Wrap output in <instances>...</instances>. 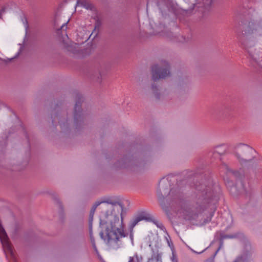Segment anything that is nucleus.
<instances>
[{
  "label": "nucleus",
  "mask_w": 262,
  "mask_h": 262,
  "mask_svg": "<svg viewBox=\"0 0 262 262\" xmlns=\"http://www.w3.org/2000/svg\"><path fill=\"white\" fill-rule=\"evenodd\" d=\"M101 204H102V208L104 212L100 215V227L101 228L100 235L106 243L109 250H116L123 246L122 239L126 236L122 215L124 207L121 203H96L92 208L89 216L91 241L94 248L96 249L94 238L92 236V222L96 208Z\"/></svg>",
  "instance_id": "nucleus-1"
},
{
  "label": "nucleus",
  "mask_w": 262,
  "mask_h": 262,
  "mask_svg": "<svg viewBox=\"0 0 262 262\" xmlns=\"http://www.w3.org/2000/svg\"><path fill=\"white\" fill-rule=\"evenodd\" d=\"M262 21H257L251 17H246L241 21L242 33L238 35L239 39L248 37L262 29Z\"/></svg>",
  "instance_id": "nucleus-2"
},
{
  "label": "nucleus",
  "mask_w": 262,
  "mask_h": 262,
  "mask_svg": "<svg viewBox=\"0 0 262 262\" xmlns=\"http://www.w3.org/2000/svg\"><path fill=\"white\" fill-rule=\"evenodd\" d=\"M253 149L246 144H241L234 149V154L241 164L251 162Z\"/></svg>",
  "instance_id": "nucleus-3"
},
{
  "label": "nucleus",
  "mask_w": 262,
  "mask_h": 262,
  "mask_svg": "<svg viewBox=\"0 0 262 262\" xmlns=\"http://www.w3.org/2000/svg\"><path fill=\"white\" fill-rule=\"evenodd\" d=\"M83 102V97L77 93L76 96V103L74 111V122L76 127L82 125L85 120V115L81 108V104Z\"/></svg>",
  "instance_id": "nucleus-4"
},
{
  "label": "nucleus",
  "mask_w": 262,
  "mask_h": 262,
  "mask_svg": "<svg viewBox=\"0 0 262 262\" xmlns=\"http://www.w3.org/2000/svg\"><path fill=\"white\" fill-rule=\"evenodd\" d=\"M169 64L166 61H163V67L155 64L151 68L152 79L157 81L160 79H164L170 75Z\"/></svg>",
  "instance_id": "nucleus-5"
},
{
  "label": "nucleus",
  "mask_w": 262,
  "mask_h": 262,
  "mask_svg": "<svg viewBox=\"0 0 262 262\" xmlns=\"http://www.w3.org/2000/svg\"><path fill=\"white\" fill-rule=\"evenodd\" d=\"M182 215L185 220L190 221L195 219L198 214L190 209H184Z\"/></svg>",
  "instance_id": "nucleus-6"
},
{
  "label": "nucleus",
  "mask_w": 262,
  "mask_h": 262,
  "mask_svg": "<svg viewBox=\"0 0 262 262\" xmlns=\"http://www.w3.org/2000/svg\"><path fill=\"white\" fill-rule=\"evenodd\" d=\"M77 5H81L86 9L92 10L93 6L88 0H77Z\"/></svg>",
  "instance_id": "nucleus-7"
},
{
  "label": "nucleus",
  "mask_w": 262,
  "mask_h": 262,
  "mask_svg": "<svg viewBox=\"0 0 262 262\" xmlns=\"http://www.w3.org/2000/svg\"><path fill=\"white\" fill-rule=\"evenodd\" d=\"M150 217H148L145 215H140L135 219L132 223V227H134L140 221L142 220L150 221Z\"/></svg>",
  "instance_id": "nucleus-8"
},
{
  "label": "nucleus",
  "mask_w": 262,
  "mask_h": 262,
  "mask_svg": "<svg viewBox=\"0 0 262 262\" xmlns=\"http://www.w3.org/2000/svg\"><path fill=\"white\" fill-rule=\"evenodd\" d=\"M225 149L224 147H223V146L217 147L215 150V153H216L219 155L224 154L225 153Z\"/></svg>",
  "instance_id": "nucleus-9"
},
{
  "label": "nucleus",
  "mask_w": 262,
  "mask_h": 262,
  "mask_svg": "<svg viewBox=\"0 0 262 262\" xmlns=\"http://www.w3.org/2000/svg\"><path fill=\"white\" fill-rule=\"evenodd\" d=\"M152 89L153 91H154V93L155 94V95H156L157 98L159 99L160 94V93H158L157 92V91L158 90L157 86L155 84H152Z\"/></svg>",
  "instance_id": "nucleus-10"
},
{
  "label": "nucleus",
  "mask_w": 262,
  "mask_h": 262,
  "mask_svg": "<svg viewBox=\"0 0 262 262\" xmlns=\"http://www.w3.org/2000/svg\"><path fill=\"white\" fill-rule=\"evenodd\" d=\"M171 260L172 262H178V258L176 254L172 252V256L171 257Z\"/></svg>",
  "instance_id": "nucleus-11"
},
{
  "label": "nucleus",
  "mask_w": 262,
  "mask_h": 262,
  "mask_svg": "<svg viewBox=\"0 0 262 262\" xmlns=\"http://www.w3.org/2000/svg\"><path fill=\"white\" fill-rule=\"evenodd\" d=\"M166 181L167 179H165L164 178L162 179L160 181V187H161V186L162 187L163 184L166 183Z\"/></svg>",
  "instance_id": "nucleus-12"
},
{
  "label": "nucleus",
  "mask_w": 262,
  "mask_h": 262,
  "mask_svg": "<svg viewBox=\"0 0 262 262\" xmlns=\"http://www.w3.org/2000/svg\"><path fill=\"white\" fill-rule=\"evenodd\" d=\"M67 23H68V22H67V23H64V24H63L62 25V26H61V28H60L59 29H58V30H60L61 29H62V28H64V26H66L67 25Z\"/></svg>",
  "instance_id": "nucleus-13"
},
{
  "label": "nucleus",
  "mask_w": 262,
  "mask_h": 262,
  "mask_svg": "<svg viewBox=\"0 0 262 262\" xmlns=\"http://www.w3.org/2000/svg\"><path fill=\"white\" fill-rule=\"evenodd\" d=\"M134 257H130L128 262H134Z\"/></svg>",
  "instance_id": "nucleus-14"
},
{
  "label": "nucleus",
  "mask_w": 262,
  "mask_h": 262,
  "mask_svg": "<svg viewBox=\"0 0 262 262\" xmlns=\"http://www.w3.org/2000/svg\"><path fill=\"white\" fill-rule=\"evenodd\" d=\"M202 210H203V209H202V208H200L199 209V210H197V212H201Z\"/></svg>",
  "instance_id": "nucleus-15"
},
{
  "label": "nucleus",
  "mask_w": 262,
  "mask_h": 262,
  "mask_svg": "<svg viewBox=\"0 0 262 262\" xmlns=\"http://www.w3.org/2000/svg\"><path fill=\"white\" fill-rule=\"evenodd\" d=\"M212 2V0H211L210 3H209V6H211Z\"/></svg>",
  "instance_id": "nucleus-16"
},
{
  "label": "nucleus",
  "mask_w": 262,
  "mask_h": 262,
  "mask_svg": "<svg viewBox=\"0 0 262 262\" xmlns=\"http://www.w3.org/2000/svg\"><path fill=\"white\" fill-rule=\"evenodd\" d=\"M19 54V53H17V54L16 55V56L15 57H16Z\"/></svg>",
  "instance_id": "nucleus-17"
},
{
  "label": "nucleus",
  "mask_w": 262,
  "mask_h": 262,
  "mask_svg": "<svg viewBox=\"0 0 262 262\" xmlns=\"http://www.w3.org/2000/svg\"><path fill=\"white\" fill-rule=\"evenodd\" d=\"M184 210V209H183V210H182V212H180V213H183V211Z\"/></svg>",
  "instance_id": "nucleus-18"
}]
</instances>
